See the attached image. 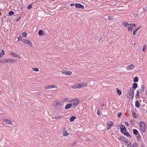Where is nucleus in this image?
<instances>
[{"mask_svg": "<svg viewBox=\"0 0 147 147\" xmlns=\"http://www.w3.org/2000/svg\"><path fill=\"white\" fill-rule=\"evenodd\" d=\"M136 26V24H129L127 28V30L129 31H131L132 30V28Z\"/></svg>", "mask_w": 147, "mask_h": 147, "instance_id": "7", "label": "nucleus"}, {"mask_svg": "<svg viewBox=\"0 0 147 147\" xmlns=\"http://www.w3.org/2000/svg\"><path fill=\"white\" fill-rule=\"evenodd\" d=\"M69 134V133H67L66 130H64L63 131V135L65 136H67Z\"/></svg>", "mask_w": 147, "mask_h": 147, "instance_id": "24", "label": "nucleus"}, {"mask_svg": "<svg viewBox=\"0 0 147 147\" xmlns=\"http://www.w3.org/2000/svg\"><path fill=\"white\" fill-rule=\"evenodd\" d=\"M122 24L126 28H127L128 26L129 25L128 23L125 22H123L122 23Z\"/></svg>", "mask_w": 147, "mask_h": 147, "instance_id": "20", "label": "nucleus"}, {"mask_svg": "<svg viewBox=\"0 0 147 147\" xmlns=\"http://www.w3.org/2000/svg\"><path fill=\"white\" fill-rule=\"evenodd\" d=\"M133 132L135 135H136L138 134V131L136 129H134L133 130Z\"/></svg>", "mask_w": 147, "mask_h": 147, "instance_id": "32", "label": "nucleus"}, {"mask_svg": "<svg viewBox=\"0 0 147 147\" xmlns=\"http://www.w3.org/2000/svg\"><path fill=\"white\" fill-rule=\"evenodd\" d=\"M58 87L56 85H47L45 86L44 88V89H52V88H54L55 89H58Z\"/></svg>", "mask_w": 147, "mask_h": 147, "instance_id": "3", "label": "nucleus"}, {"mask_svg": "<svg viewBox=\"0 0 147 147\" xmlns=\"http://www.w3.org/2000/svg\"><path fill=\"white\" fill-rule=\"evenodd\" d=\"M146 94L147 95V89L146 90Z\"/></svg>", "mask_w": 147, "mask_h": 147, "instance_id": "53", "label": "nucleus"}, {"mask_svg": "<svg viewBox=\"0 0 147 147\" xmlns=\"http://www.w3.org/2000/svg\"><path fill=\"white\" fill-rule=\"evenodd\" d=\"M6 62L7 63L9 62V63H13L14 62V61L12 59H6Z\"/></svg>", "mask_w": 147, "mask_h": 147, "instance_id": "30", "label": "nucleus"}, {"mask_svg": "<svg viewBox=\"0 0 147 147\" xmlns=\"http://www.w3.org/2000/svg\"><path fill=\"white\" fill-rule=\"evenodd\" d=\"M123 134L126 136H127V137H130V134L129 132H125V133H124Z\"/></svg>", "mask_w": 147, "mask_h": 147, "instance_id": "34", "label": "nucleus"}, {"mask_svg": "<svg viewBox=\"0 0 147 147\" xmlns=\"http://www.w3.org/2000/svg\"><path fill=\"white\" fill-rule=\"evenodd\" d=\"M7 63L6 59H3L0 60V63Z\"/></svg>", "mask_w": 147, "mask_h": 147, "instance_id": "29", "label": "nucleus"}, {"mask_svg": "<svg viewBox=\"0 0 147 147\" xmlns=\"http://www.w3.org/2000/svg\"><path fill=\"white\" fill-rule=\"evenodd\" d=\"M22 36L24 37H26L27 36V33L26 32H24L22 34Z\"/></svg>", "mask_w": 147, "mask_h": 147, "instance_id": "38", "label": "nucleus"}, {"mask_svg": "<svg viewBox=\"0 0 147 147\" xmlns=\"http://www.w3.org/2000/svg\"><path fill=\"white\" fill-rule=\"evenodd\" d=\"M18 57L19 58H21V57L20 56H19V55H18Z\"/></svg>", "mask_w": 147, "mask_h": 147, "instance_id": "54", "label": "nucleus"}, {"mask_svg": "<svg viewBox=\"0 0 147 147\" xmlns=\"http://www.w3.org/2000/svg\"><path fill=\"white\" fill-rule=\"evenodd\" d=\"M125 144L127 147H132L131 142L128 140L125 143Z\"/></svg>", "mask_w": 147, "mask_h": 147, "instance_id": "12", "label": "nucleus"}, {"mask_svg": "<svg viewBox=\"0 0 147 147\" xmlns=\"http://www.w3.org/2000/svg\"><path fill=\"white\" fill-rule=\"evenodd\" d=\"M76 4L74 3H71L70 4V5L72 7L74 5H75Z\"/></svg>", "mask_w": 147, "mask_h": 147, "instance_id": "50", "label": "nucleus"}, {"mask_svg": "<svg viewBox=\"0 0 147 147\" xmlns=\"http://www.w3.org/2000/svg\"><path fill=\"white\" fill-rule=\"evenodd\" d=\"M138 80V78L137 77H135L134 79V82H137Z\"/></svg>", "mask_w": 147, "mask_h": 147, "instance_id": "35", "label": "nucleus"}, {"mask_svg": "<svg viewBox=\"0 0 147 147\" xmlns=\"http://www.w3.org/2000/svg\"><path fill=\"white\" fill-rule=\"evenodd\" d=\"M141 26H139V27H138V28H136V29H137V30L138 31V30L140 29L141 28Z\"/></svg>", "mask_w": 147, "mask_h": 147, "instance_id": "51", "label": "nucleus"}, {"mask_svg": "<svg viewBox=\"0 0 147 147\" xmlns=\"http://www.w3.org/2000/svg\"><path fill=\"white\" fill-rule=\"evenodd\" d=\"M32 5L31 4H30V5H29L27 7V8L28 9H31L32 7Z\"/></svg>", "mask_w": 147, "mask_h": 147, "instance_id": "46", "label": "nucleus"}, {"mask_svg": "<svg viewBox=\"0 0 147 147\" xmlns=\"http://www.w3.org/2000/svg\"><path fill=\"white\" fill-rule=\"evenodd\" d=\"M71 87L73 89L79 88V84L76 83L71 86Z\"/></svg>", "mask_w": 147, "mask_h": 147, "instance_id": "18", "label": "nucleus"}, {"mask_svg": "<svg viewBox=\"0 0 147 147\" xmlns=\"http://www.w3.org/2000/svg\"><path fill=\"white\" fill-rule=\"evenodd\" d=\"M127 94L128 95H127L129 98H130L131 97V93H130L129 91L128 90L127 91Z\"/></svg>", "mask_w": 147, "mask_h": 147, "instance_id": "33", "label": "nucleus"}, {"mask_svg": "<svg viewBox=\"0 0 147 147\" xmlns=\"http://www.w3.org/2000/svg\"><path fill=\"white\" fill-rule=\"evenodd\" d=\"M23 42L24 43L29 45L30 46L32 47V43L29 40L25 39L23 40Z\"/></svg>", "mask_w": 147, "mask_h": 147, "instance_id": "8", "label": "nucleus"}, {"mask_svg": "<svg viewBox=\"0 0 147 147\" xmlns=\"http://www.w3.org/2000/svg\"><path fill=\"white\" fill-rule=\"evenodd\" d=\"M139 90H138L137 91V93L135 95V97L136 99L138 98L139 97Z\"/></svg>", "mask_w": 147, "mask_h": 147, "instance_id": "25", "label": "nucleus"}, {"mask_svg": "<svg viewBox=\"0 0 147 147\" xmlns=\"http://www.w3.org/2000/svg\"><path fill=\"white\" fill-rule=\"evenodd\" d=\"M71 108H74L72 106V105H71V104L70 103L66 105L65 107V109H68Z\"/></svg>", "mask_w": 147, "mask_h": 147, "instance_id": "16", "label": "nucleus"}, {"mask_svg": "<svg viewBox=\"0 0 147 147\" xmlns=\"http://www.w3.org/2000/svg\"><path fill=\"white\" fill-rule=\"evenodd\" d=\"M140 127V129L143 132H145L146 130L145 125L144 122H140L139 124Z\"/></svg>", "mask_w": 147, "mask_h": 147, "instance_id": "2", "label": "nucleus"}, {"mask_svg": "<svg viewBox=\"0 0 147 147\" xmlns=\"http://www.w3.org/2000/svg\"><path fill=\"white\" fill-rule=\"evenodd\" d=\"M38 34L39 35L42 36L44 34V32L42 30H40L38 31Z\"/></svg>", "mask_w": 147, "mask_h": 147, "instance_id": "28", "label": "nucleus"}, {"mask_svg": "<svg viewBox=\"0 0 147 147\" xmlns=\"http://www.w3.org/2000/svg\"><path fill=\"white\" fill-rule=\"evenodd\" d=\"M141 147H144V146H142Z\"/></svg>", "mask_w": 147, "mask_h": 147, "instance_id": "56", "label": "nucleus"}, {"mask_svg": "<svg viewBox=\"0 0 147 147\" xmlns=\"http://www.w3.org/2000/svg\"><path fill=\"white\" fill-rule=\"evenodd\" d=\"M130 122L131 124L133 125H134L135 124V121L134 120H131Z\"/></svg>", "mask_w": 147, "mask_h": 147, "instance_id": "43", "label": "nucleus"}, {"mask_svg": "<svg viewBox=\"0 0 147 147\" xmlns=\"http://www.w3.org/2000/svg\"><path fill=\"white\" fill-rule=\"evenodd\" d=\"M135 106L139 108L140 106V105L139 102L138 100H137L135 102Z\"/></svg>", "mask_w": 147, "mask_h": 147, "instance_id": "26", "label": "nucleus"}, {"mask_svg": "<svg viewBox=\"0 0 147 147\" xmlns=\"http://www.w3.org/2000/svg\"><path fill=\"white\" fill-rule=\"evenodd\" d=\"M137 87V83H134L132 85V88L134 89L136 88Z\"/></svg>", "mask_w": 147, "mask_h": 147, "instance_id": "31", "label": "nucleus"}, {"mask_svg": "<svg viewBox=\"0 0 147 147\" xmlns=\"http://www.w3.org/2000/svg\"><path fill=\"white\" fill-rule=\"evenodd\" d=\"M78 84L79 89H80L83 87L86 86H87V84L85 82H82Z\"/></svg>", "mask_w": 147, "mask_h": 147, "instance_id": "11", "label": "nucleus"}, {"mask_svg": "<svg viewBox=\"0 0 147 147\" xmlns=\"http://www.w3.org/2000/svg\"><path fill=\"white\" fill-rule=\"evenodd\" d=\"M14 14V13L13 11H10L9 13V14L10 16H12Z\"/></svg>", "mask_w": 147, "mask_h": 147, "instance_id": "39", "label": "nucleus"}, {"mask_svg": "<svg viewBox=\"0 0 147 147\" xmlns=\"http://www.w3.org/2000/svg\"><path fill=\"white\" fill-rule=\"evenodd\" d=\"M3 120L4 121L6 122V123L8 124H12V121L9 119H3Z\"/></svg>", "mask_w": 147, "mask_h": 147, "instance_id": "17", "label": "nucleus"}, {"mask_svg": "<svg viewBox=\"0 0 147 147\" xmlns=\"http://www.w3.org/2000/svg\"><path fill=\"white\" fill-rule=\"evenodd\" d=\"M75 6L76 8H81V9H84V6L80 3L76 4Z\"/></svg>", "mask_w": 147, "mask_h": 147, "instance_id": "15", "label": "nucleus"}, {"mask_svg": "<svg viewBox=\"0 0 147 147\" xmlns=\"http://www.w3.org/2000/svg\"><path fill=\"white\" fill-rule=\"evenodd\" d=\"M76 143H77L76 142V141L74 142L73 143L71 144V146H74L76 144Z\"/></svg>", "mask_w": 147, "mask_h": 147, "instance_id": "44", "label": "nucleus"}, {"mask_svg": "<svg viewBox=\"0 0 147 147\" xmlns=\"http://www.w3.org/2000/svg\"><path fill=\"white\" fill-rule=\"evenodd\" d=\"M79 101V100L77 98H75L70 101L69 102H70L73 107L74 108L78 105Z\"/></svg>", "mask_w": 147, "mask_h": 147, "instance_id": "1", "label": "nucleus"}, {"mask_svg": "<svg viewBox=\"0 0 147 147\" xmlns=\"http://www.w3.org/2000/svg\"><path fill=\"white\" fill-rule=\"evenodd\" d=\"M62 117L61 115L59 114H55L54 115L53 117L55 119H58Z\"/></svg>", "mask_w": 147, "mask_h": 147, "instance_id": "19", "label": "nucleus"}, {"mask_svg": "<svg viewBox=\"0 0 147 147\" xmlns=\"http://www.w3.org/2000/svg\"><path fill=\"white\" fill-rule=\"evenodd\" d=\"M11 55L13 57H17L18 56V55L14 53L13 52H11Z\"/></svg>", "mask_w": 147, "mask_h": 147, "instance_id": "27", "label": "nucleus"}, {"mask_svg": "<svg viewBox=\"0 0 147 147\" xmlns=\"http://www.w3.org/2000/svg\"><path fill=\"white\" fill-rule=\"evenodd\" d=\"M134 68V66L133 64H131L127 66L126 68L128 70H131L133 69Z\"/></svg>", "mask_w": 147, "mask_h": 147, "instance_id": "14", "label": "nucleus"}, {"mask_svg": "<svg viewBox=\"0 0 147 147\" xmlns=\"http://www.w3.org/2000/svg\"><path fill=\"white\" fill-rule=\"evenodd\" d=\"M125 125H126L128 126L129 125V123L127 122H125Z\"/></svg>", "mask_w": 147, "mask_h": 147, "instance_id": "52", "label": "nucleus"}, {"mask_svg": "<svg viewBox=\"0 0 147 147\" xmlns=\"http://www.w3.org/2000/svg\"><path fill=\"white\" fill-rule=\"evenodd\" d=\"M135 90L133 88H130V92L131 93V95L132 98L133 99L134 98V91Z\"/></svg>", "mask_w": 147, "mask_h": 147, "instance_id": "13", "label": "nucleus"}, {"mask_svg": "<svg viewBox=\"0 0 147 147\" xmlns=\"http://www.w3.org/2000/svg\"><path fill=\"white\" fill-rule=\"evenodd\" d=\"M108 18L109 19H113V17H112L111 16H108Z\"/></svg>", "mask_w": 147, "mask_h": 147, "instance_id": "47", "label": "nucleus"}, {"mask_svg": "<svg viewBox=\"0 0 147 147\" xmlns=\"http://www.w3.org/2000/svg\"><path fill=\"white\" fill-rule=\"evenodd\" d=\"M144 90V86L142 85L140 87V92H141V93H142V92H143Z\"/></svg>", "mask_w": 147, "mask_h": 147, "instance_id": "21", "label": "nucleus"}, {"mask_svg": "<svg viewBox=\"0 0 147 147\" xmlns=\"http://www.w3.org/2000/svg\"><path fill=\"white\" fill-rule=\"evenodd\" d=\"M121 115V113H118L117 115V116L118 117H120Z\"/></svg>", "mask_w": 147, "mask_h": 147, "instance_id": "49", "label": "nucleus"}, {"mask_svg": "<svg viewBox=\"0 0 147 147\" xmlns=\"http://www.w3.org/2000/svg\"><path fill=\"white\" fill-rule=\"evenodd\" d=\"M119 127L121 129V132L123 134L126 132V129L124 125H119Z\"/></svg>", "mask_w": 147, "mask_h": 147, "instance_id": "6", "label": "nucleus"}, {"mask_svg": "<svg viewBox=\"0 0 147 147\" xmlns=\"http://www.w3.org/2000/svg\"><path fill=\"white\" fill-rule=\"evenodd\" d=\"M32 70L35 71H39V69L37 68H32Z\"/></svg>", "mask_w": 147, "mask_h": 147, "instance_id": "40", "label": "nucleus"}, {"mask_svg": "<svg viewBox=\"0 0 147 147\" xmlns=\"http://www.w3.org/2000/svg\"><path fill=\"white\" fill-rule=\"evenodd\" d=\"M97 114L98 115H100V112H99L98 109V110L97 111Z\"/></svg>", "mask_w": 147, "mask_h": 147, "instance_id": "48", "label": "nucleus"}, {"mask_svg": "<svg viewBox=\"0 0 147 147\" xmlns=\"http://www.w3.org/2000/svg\"><path fill=\"white\" fill-rule=\"evenodd\" d=\"M114 124L111 121H109L107 124V129H109Z\"/></svg>", "mask_w": 147, "mask_h": 147, "instance_id": "9", "label": "nucleus"}, {"mask_svg": "<svg viewBox=\"0 0 147 147\" xmlns=\"http://www.w3.org/2000/svg\"><path fill=\"white\" fill-rule=\"evenodd\" d=\"M5 54V52L4 51L2 50H1V53H0V57L2 58L3 56Z\"/></svg>", "mask_w": 147, "mask_h": 147, "instance_id": "22", "label": "nucleus"}, {"mask_svg": "<svg viewBox=\"0 0 147 147\" xmlns=\"http://www.w3.org/2000/svg\"><path fill=\"white\" fill-rule=\"evenodd\" d=\"M146 45H144L143 47L142 48V51L144 52H146Z\"/></svg>", "mask_w": 147, "mask_h": 147, "instance_id": "37", "label": "nucleus"}, {"mask_svg": "<svg viewBox=\"0 0 147 147\" xmlns=\"http://www.w3.org/2000/svg\"><path fill=\"white\" fill-rule=\"evenodd\" d=\"M132 115L133 116V117H134L135 118H136L137 117L135 116V115H136V114L134 112H133V113H132Z\"/></svg>", "mask_w": 147, "mask_h": 147, "instance_id": "45", "label": "nucleus"}, {"mask_svg": "<svg viewBox=\"0 0 147 147\" xmlns=\"http://www.w3.org/2000/svg\"><path fill=\"white\" fill-rule=\"evenodd\" d=\"M132 15L133 16V17H137L138 16L137 14L136 13H134L132 14Z\"/></svg>", "mask_w": 147, "mask_h": 147, "instance_id": "41", "label": "nucleus"}, {"mask_svg": "<svg viewBox=\"0 0 147 147\" xmlns=\"http://www.w3.org/2000/svg\"><path fill=\"white\" fill-rule=\"evenodd\" d=\"M61 73L66 75L70 76L72 73L71 71L68 70H64L61 71Z\"/></svg>", "mask_w": 147, "mask_h": 147, "instance_id": "5", "label": "nucleus"}, {"mask_svg": "<svg viewBox=\"0 0 147 147\" xmlns=\"http://www.w3.org/2000/svg\"><path fill=\"white\" fill-rule=\"evenodd\" d=\"M61 104L60 103V102L58 101H55L53 104V107L55 108H58L61 107Z\"/></svg>", "mask_w": 147, "mask_h": 147, "instance_id": "4", "label": "nucleus"}, {"mask_svg": "<svg viewBox=\"0 0 147 147\" xmlns=\"http://www.w3.org/2000/svg\"><path fill=\"white\" fill-rule=\"evenodd\" d=\"M138 32V30L137 29H135V30L133 31V35H135Z\"/></svg>", "mask_w": 147, "mask_h": 147, "instance_id": "42", "label": "nucleus"}, {"mask_svg": "<svg viewBox=\"0 0 147 147\" xmlns=\"http://www.w3.org/2000/svg\"><path fill=\"white\" fill-rule=\"evenodd\" d=\"M118 139L119 140L123 142H124V143H125L126 141L127 140V139L125 137L122 136L118 138Z\"/></svg>", "mask_w": 147, "mask_h": 147, "instance_id": "10", "label": "nucleus"}, {"mask_svg": "<svg viewBox=\"0 0 147 147\" xmlns=\"http://www.w3.org/2000/svg\"><path fill=\"white\" fill-rule=\"evenodd\" d=\"M76 117L75 116H72L69 119V121L70 122H73L76 119Z\"/></svg>", "mask_w": 147, "mask_h": 147, "instance_id": "23", "label": "nucleus"}, {"mask_svg": "<svg viewBox=\"0 0 147 147\" xmlns=\"http://www.w3.org/2000/svg\"><path fill=\"white\" fill-rule=\"evenodd\" d=\"M146 113H147V111H146Z\"/></svg>", "mask_w": 147, "mask_h": 147, "instance_id": "55", "label": "nucleus"}, {"mask_svg": "<svg viewBox=\"0 0 147 147\" xmlns=\"http://www.w3.org/2000/svg\"><path fill=\"white\" fill-rule=\"evenodd\" d=\"M117 92L119 95H120L121 94V92L120 90L117 89Z\"/></svg>", "mask_w": 147, "mask_h": 147, "instance_id": "36", "label": "nucleus"}]
</instances>
